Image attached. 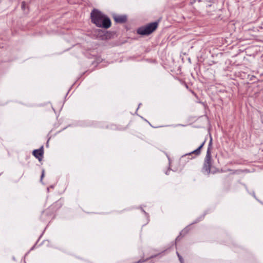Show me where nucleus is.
<instances>
[{"instance_id":"f257e3e1","label":"nucleus","mask_w":263,"mask_h":263,"mask_svg":"<svg viewBox=\"0 0 263 263\" xmlns=\"http://www.w3.org/2000/svg\"><path fill=\"white\" fill-rule=\"evenodd\" d=\"M91 21L99 27L108 28L111 25L110 20L98 10H93L91 13Z\"/></svg>"},{"instance_id":"f03ea898","label":"nucleus","mask_w":263,"mask_h":263,"mask_svg":"<svg viewBox=\"0 0 263 263\" xmlns=\"http://www.w3.org/2000/svg\"><path fill=\"white\" fill-rule=\"evenodd\" d=\"M157 27V23H152L146 26L139 28L137 30V32L141 35H148L154 31Z\"/></svg>"},{"instance_id":"7ed1b4c3","label":"nucleus","mask_w":263,"mask_h":263,"mask_svg":"<svg viewBox=\"0 0 263 263\" xmlns=\"http://www.w3.org/2000/svg\"><path fill=\"white\" fill-rule=\"evenodd\" d=\"M211 168V155L209 151L207 152L204 164L203 169L207 173H209Z\"/></svg>"},{"instance_id":"20e7f679","label":"nucleus","mask_w":263,"mask_h":263,"mask_svg":"<svg viewBox=\"0 0 263 263\" xmlns=\"http://www.w3.org/2000/svg\"><path fill=\"white\" fill-rule=\"evenodd\" d=\"M115 22L119 23H124L126 21V17L124 15H115L114 16Z\"/></svg>"},{"instance_id":"39448f33","label":"nucleus","mask_w":263,"mask_h":263,"mask_svg":"<svg viewBox=\"0 0 263 263\" xmlns=\"http://www.w3.org/2000/svg\"><path fill=\"white\" fill-rule=\"evenodd\" d=\"M33 154L35 157L41 161L43 156V151L42 149H35L33 151Z\"/></svg>"},{"instance_id":"423d86ee","label":"nucleus","mask_w":263,"mask_h":263,"mask_svg":"<svg viewBox=\"0 0 263 263\" xmlns=\"http://www.w3.org/2000/svg\"><path fill=\"white\" fill-rule=\"evenodd\" d=\"M204 142H203L197 149L194 151L192 152V154H195L196 155H199L200 153V149L204 145Z\"/></svg>"},{"instance_id":"0eeeda50","label":"nucleus","mask_w":263,"mask_h":263,"mask_svg":"<svg viewBox=\"0 0 263 263\" xmlns=\"http://www.w3.org/2000/svg\"><path fill=\"white\" fill-rule=\"evenodd\" d=\"M177 255H178V257L179 258V260H180L181 263H182V257L180 256V255L178 253H177Z\"/></svg>"},{"instance_id":"6e6552de","label":"nucleus","mask_w":263,"mask_h":263,"mask_svg":"<svg viewBox=\"0 0 263 263\" xmlns=\"http://www.w3.org/2000/svg\"><path fill=\"white\" fill-rule=\"evenodd\" d=\"M25 2H23L22 3V8L23 9H24L25 8Z\"/></svg>"},{"instance_id":"1a4fd4ad","label":"nucleus","mask_w":263,"mask_h":263,"mask_svg":"<svg viewBox=\"0 0 263 263\" xmlns=\"http://www.w3.org/2000/svg\"><path fill=\"white\" fill-rule=\"evenodd\" d=\"M44 175V171H43L42 176H41V179H42V178L43 177Z\"/></svg>"},{"instance_id":"9d476101","label":"nucleus","mask_w":263,"mask_h":263,"mask_svg":"<svg viewBox=\"0 0 263 263\" xmlns=\"http://www.w3.org/2000/svg\"><path fill=\"white\" fill-rule=\"evenodd\" d=\"M262 120L263 121V116H262Z\"/></svg>"}]
</instances>
